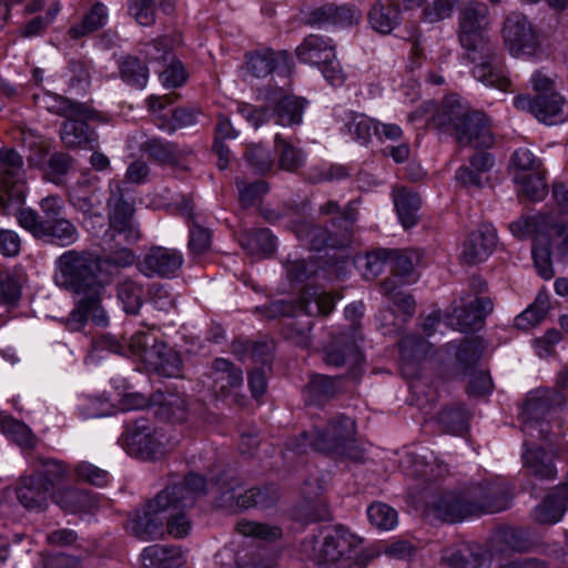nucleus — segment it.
Listing matches in <instances>:
<instances>
[{
    "mask_svg": "<svg viewBox=\"0 0 568 568\" xmlns=\"http://www.w3.org/2000/svg\"><path fill=\"white\" fill-rule=\"evenodd\" d=\"M23 159L13 149L0 150V212L14 214L21 227L45 244L65 247L79 240L75 224L63 216L61 196L50 194L39 201L40 212L21 207L26 197Z\"/></svg>",
    "mask_w": 568,
    "mask_h": 568,
    "instance_id": "obj_1",
    "label": "nucleus"
},
{
    "mask_svg": "<svg viewBox=\"0 0 568 568\" xmlns=\"http://www.w3.org/2000/svg\"><path fill=\"white\" fill-rule=\"evenodd\" d=\"M54 281L58 286L79 296L64 320L69 331H80L91 320L105 327L109 316L103 307L106 288L101 275L99 255L89 251L69 250L55 260Z\"/></svg>",
    "mask_w": 568,
    "mask_h": 568,
    "instance_id": "obj_2",
    "label": "nucleus"
},
{
    "mask_svg": "<svg viewBox=\"0 0 568 568\" xmlns=\"http://www.w3.org/2000/svg\"><path fill=\"white\" fill-rule=\"evenodd\" d=\"M206 494V480L199 474L185 478V485L168 484L141 508L135 509L126 521V530L148 541L161 539L165 534L166 513L181 506L195 505Z\"/></svg>",
    "mask_w": 568,
    "mask_h": 568,
    "instance_id": "obj_3",
    "label": "nucleus"
},
{
    "mask_svg": "<svg viewBox=\"0 0 568 568\" xmlns=\"http://www.w3.org/2000/svg\"><path fill=\"white\" fill-rule=\"evenodd\" d=\"M355 432V422L351 417L337 415L329 419L325 429L302 433L291 442L290 449L296 454H305L310 446L320 453L361 463L364 460V450L356 444Z\"/></svg>",
    "mask_w": 568,
    "mask_h": 568,
    "instance_id": "obj_4",
    "label": "nucleus"
},
{
    "mask_svg": "<svg viewBox=\"0 0 568 568\" xmlns=\"http://www.w3.org/2000/svg\"><path fill=\"white\" fill-rule=\"evenodd\" d=\"M433 121L438 128L452 126L457 142L462 145L489 149L495 144L489 119L457 100L446 99L434 114Z\"/></svg>",
    "mask_w": 568,
    "mask_h": 568,
    "instance_id": "obj_5",
    "label": "nucleus"
},
{
    "mask_svg": "<svg viewBox=\"0 0 568 568\" xmlns=\"http://www.w3.org/2000/svg\"><path fill=\"white\" fill-rule=\"evenodd\" d=\"M514 236L523 240L532 239L531 254L537 273L544 280L554 275L551 261V234H561L564 221L551 213H539L534 216H521L509 225Z\"/></svg>",
    "mask_w": 568,
    "mask_h": 568,
    "instance_id": "obj_6",
    "label": "nucleus"
},
{
    "mask_svg": "<svg viewBox=\"0 0 568 568\" xmlns=\"http://www.w3.org/2000/svg\"><path fill=\"white\" fill-rule=\"evenodd\" d=\"M108 235L112 240L122 235L126 243H134L140 239L139 230L133 225L134 199L123 189L120 182L110 183V196L108 199Z\"/></svg>",
    "mask_w": 568,
    "mask_h": 568,
    "instance_id": "obj_7",
    "label": "nucleus"
},
{
    "mask_svg": "<svg viewBox=\"0 0 568 568\" xmlns=\"http://www.w3.org/2000/svg\"><path fill=\"white\" fill-rule=\"evenodd\" d=\"M359 337L358 327L352 323L347 331L334 336L331 343L325 346L323 362L332 367L347 366L346 378H357L364 361L358 347Z\"/></svg>",
    "mask_w": 568,
    "mask_h": 568,
    "instance_id": "obj_8",
    "label": "nucleus"
},
{
    "mask_svg": "<svg viewBox=\"0 0 568 568\" xmlns=\"http://www.w3.org/2000/svg\"><path fill=\"white\" fill-rule=\"evenodd\" d=\"M265 316H295L298 312L308 316L327 315L334 308L333 297L316 286H305L296 301V304L284 301H275L264 306Z\"/></svg>",
    "mask_w": 568,
    "mask_h": 568,
    "instance_id": "obj_9",
    "label": "nucleus"
},
{
    "mask_svg": "<svg viewBox=\"0 0 568 568\" xmlns=\"http://www.w3.org/2000/svg\"><path fill=\"white\" fill-rule=\"evenodd\" d=\"M504 44L513 57H534L540 50L538 36L520 12H511L504 21L501 29Z\"/></svg>",
    "mask_w": 568,
    "mask_h": 568,
    "instance_id": "obj_10",
    "label": "nucleus"
},
{
    "mask_svg": "<svg viewBox=\"0 0 568 568\" xmlns=\"http://www.w3.org/2000/svg\"><path fill=\"white\" fill-rule=\"evenodd\" d=\"M119 442L128 454L142 459H152L162 450L158 430L148 418H139L128 426Z\"/></svg>",
    "mask_w": 568,
    "mask_h": 568,
    "instance_id": "obj_11",
    "label": "nucleus"
},
{
    "mask_svg": "<svg viewBox=\"0 0 568 568\" xmlns=\"http://www.w3.org/2000/svg\"><path fill=\"white\" fill-rule=\"evenodd\" d=\"M514 104L548 125L560 124L568 119V102L556 92L539 93L535 98L519 95Z\"/></svg>",
    "mask_w": 568,
    "mask_h": 568,
    "instance_id": "obj_12",
    "label": "nucleus"
},
{
    "mask_svg": "<svg viewBox=\"0 0 568 568\" xmlns=\"http://www.w3.org/2000/svg\"><path fill=\"white\" fill-rule=\"evenodd\" d=\"M90 114L65 116L61 124L60 139L67 149H93L98 142L97 132L89 121L106 122V116L89 105Z\"/></svg>",
    "mask_w": 568,
    "mask_h": 568,
    "instance_id": "obj_13",
    "label": "nucleus"
},
{
    "mask_svg": "<svg viewBox=\"0 0 568 568\" xmlns=\"http://www.w3.org/2000/svg\"><path fill=\"white\" fill-rule=\"evenodd\" d=\"M473 516L496 514L509 507L511 496L503 483L476 484L467 487Z\"/></svg>",
    "mask_w": 568,
    "mask_h": 568,
    "instance_id": "obj_14",
    "label": "nucleus"
},
{
    "mask_svg": "<svg viewBox=\"0 0 568 568\" xmlns=\"http://www.w3.org/2000/svg\"><path fill=\"white\" fill-rule=\"evenodd\" d=\"M180 251L164 246H152L138 263L139 271L146 277L172 278L183 265Z\"/></svg>",
    "mask_w": 568,
    "mask_h": 568,
    "instance_id": "obj_15",
    "label": "nucleus"
},
{
    "mask_svg": "<svg viewBox=\"0 0 568 568\" xmlns=\"http://www.w3.org/2000/svg\"><path fill=\"white\" fill-rule=\"evenodd\" d=\"M428 510L444 523H459L473 517L467 488L438 493L427 504Z\"/></svg>",
    "mask_w": 568,
    "mask_h": 568,
    "instance_id": "obj_16",
    "label": "nucleus"
},
{
    "mask_svg": "<svg viewBox=\"0 0 568 568\" xmlns=\"http://www.w3.org/2000/svg\"><path fill=\"white\" fill-rule=\"evenodd\" d=\"M493 301L489 297H475L473 301L454 307L446 316V324L460 332L479 329L486 316L493 311Z\"/></svg>",
    "mask_w": 568,
    "mask_h": 568,
    "instance_id": "obj_17",
    "label": "nucleus"
},
{
    "mask_svg": "<svg viewBox=\"0 0 568 568\" xmlns=\"http://www.w3.org/2000/svg\"><path fill=\"white\" fill-rule=\"evenodd\" d=\"M346 376L312 374L302 394L306 405L322 406L346 393Z\"/></svg>",
    "mask_w": 568,
    "mask_h": 568,
    "instance_id": "obj_18",
    "label": "nucleus"
},
{
    "mask_svg": "<svg viewBox=\"0 0 568 568\" xmlns=\"http://www.w3.org/2000/svg\"><path fill=\"white\" fill-rule=\"evenodd\" d=\"M497 244L496 230L490 224H480L470 232L463 244L460 261L476 265L488 258Z\"/></svg>",
    "mask_w": 568,
    "mask_h": 568,
    "instance_id": "obj_19",
    "label": "nucleus"
},
{
    "mask_svg": "<svg viewBox=\"0 0 568 568\" xmlns=\"http://www.w3.org/2000/svg\"><path fill=\"white\" fill-rule=\"evenodd\" d=\"M355 537L345 528L338 526L324 537L318 550L317 568H341L338 564L355 546Z\"/></svg>",
    "mask_w": 568,
    "mask_h": 568,
    "instance_id": "obj_20",
    "label": "nucleus"
},
{
    "mask_svg": "<svg viewBox=\"0 0 568 568\" xmlns=\"http://www.w3.org/2000/svg\"><path fill=\"white\" fill-rule=\"evenodd\" d=\"M53 503L64 513L72 515L94 514L99 508L98 496L90 490L64 486L51 494Z\"/></svg>",
    "mask_w": 568,
    "mask_h": 568,
    "instance_id": "obj_21",
    "label": "nucleus"
},
{
    "mask_svg": "<svg viewBox=\"0 0 568 568\" xmlns=\"http://www.w3.org/2000/svg\"><path fill=\"white\" fill-rule=\"evenodd\" d=\"M151 403L159 408L156 414L170 422H185L190 415H195V407L191 410V404L186 398L176 392L159 389L151 396ZM192 406L202 407L200 403H193Z\"/></svg>",
    "mask_w": 568,
    "mask_h": 568,
    "instance_id": "obj_22",
    "label": "nucleus"
},
{
    "mask_svg": "<svg viewBox=\"0 0 568 568\" xmlns=\"http://www.w3.org/2000/svg\"><path fill=\"white\" fill-rule=\"evenodd\" d=\"M292 59L286 51L264 50L251 53L247 57V71L256 78H265L276 72L288 74L291 72Z\"/></svg>",
    "mask_w": 568,
    "mask_h": 568,
    "instance_id": "obj_23",
    "label": "nucleus"
},
{
    "mask_svg": "<svg viewBox=\"0 0 568 568\" xmlns=\"http://www.w3.org/2000/svg\"><path fill=\"white\" fill-rule=\"evenodd\" d=\"M45 481L36 475L23 476L16 487L19 503L28 510L44 511L48 508V497L52 493Z\"/></svg>",
    "mask_w": 568,
    "mask_h": 568,
    "instance_id": "obj_24",
    "label": "nucleus"
},
{
    "mask_svg": "<svg viewBox=\"0 0 568 568\" xmlns=\"http://www.w3.org/2000/svg\"><path fill=\"white\" fill-rule=\"evenodd\" d=\"M288 227L296 237L311 250L322 251L325 247H341L338 244L333 243L336 239L326 226L317 225L311 221L298 217L290 222Z\"/></svg>",
    "mask_w": 568,
    "mask_h": 568,
    "instance_id": "obj_25",
    "label": "nucleus"
},
{
    "mask_svg": "<svg viewBox=\"0 0 568 568\" xmlns=\"http://www.w3.org/2000/svg\"><path fill=\"white\" fill-rule=\"evenodd\" d=\"M211 388L221 396H227L243 384L242 369L224 358L214 359L209 373Z\"/></svg>",
    "mask_w": 568,
    "mask_h": 568,
    "instance_id": "obj_26",
    "label": "nucleus"
},
{
    "mask_svg": "<svg viewBox=\"0 0 568 568\" xmlns=\"http://www.w3.org/2000/svg\"><path fill=\"white\" fill-rule=\"evenodd\" d=\"M295 53L300 62L320 65L335 58V45L329 38L308 34L296 48Z\"/></svg>",
    "mask_w": 568,
    "mask_h": 568,
    "instance_id": "obj_27",
    "label": "nucleus"
},
{
    "mask_svg": "<svg viewBox=\"0 0 568 568\" xmlns=\"http://www.w3.org/2000/svg\"><path fill=\"white\" fill-rule=\"evenodd\" d=\"M548 402L541 395L529 397L524 406L521 418L525 432L534 435V430L538 432V436L545 440L548 439V424L544 425L554 413L548 408Z\"/></svg>",
    "mask_w": 568,
    "mask_h": 568,
    "instance_id": "obj_28",
    "label": "nucleus"
},
{
    "mask_svg": "<svg viewBox=\"0 0 568 568\" xmlns=\"http://www.w3.org/2000/svg\"><path fill=\"white\" fill-rule=\"evenodd\" d=\"M474 78L487 87L496 88L500 91H508L511 81L501 65V55L496 53V58L485 59L477 63L473 69Z\"/></svg>",
    "mask_w": 568,
    "mask_h": 568,
    "instance_id": "obj_29",
    "label": "nucleus"
},
{
    "mask_svg": "<svg viewBox=\"0 0 568 568\" xmlns=\"http://www.w3.org/2000/svg\"><path fill=\"white\" fill-rule=\"evenodd\" d=\"M474 78L487 87L496 88L500 91H508L511 81L501 65V55L496 53V58L485 59L477 63L473 69Z\"/></svg>",
    "mask_w": 568,
    "mask_h": 568,
    "instance_id": "obj_30",
    "label": "nucleus"
},
{
    "mask_svg": "<svg viewBox=\"0 0 568 568\" xmlns=\"http://www.w3.org/2000/svg\"><path fill=\"white\" fill-rule=\"evenodd\" d=\"M141 562L143 568H179L184 557L180 547L153 545L143 550Z\"/></svg>",
    "mask_w": 568,
    "mask_h": 568,
    "instance_id": "obj_31",
    "label": "nucleus"
},
{
    "mask_svg": "<svg viewBox=\"0 0 568 568\" xmlns=\"http://www.w3.org/2000/svg\"><path fill=\"white\" fill-rule=\"evenodd\" d=\"M356 18V10L349 6H336L335 3H325L321 7L310 10L306 17V23L310 26H323L327 23L351 24Z\"/></svg>",
    "mask_w": 568,
    "mask_h": 568,
    "instance_id": "obj_32",
    "label": "nucleus"
},
{
    "mask_svg": "<svg viewBox=\"0 0 568 568\" xmlns=\"http://www.w3.org/2000/svg\"><path fill=\"white\" fill-rule=\"evenodd\" d=\"M34 101L38 106L63 118L90 114L88 103L74 101L51 92L34 95Z\"/></svg>",
    "mask_w": 568,
    "mask_h": 568,
    "instance_id": "obj_33",
    "label": "nucleus"
},
{
    "mask_svg": "<svg viewBox=\"0 0 568 568\" xmlns=\"http://www.w3.org/2000/svg\"><path fill=\"white\" fill-rule=\"evenodd\" d=\"M458 39L465 50L464 58L470 63L496 58L498 49L485 33H460Z\"/></svg>",
    "mask_w": 568,
    "mask_h": 568,
    "instance_id": "obj_34",
    "label": "nucleus"
},
{
    "mask_svg": "<svg viewBox=\"0 0 568 568\" xmlns=\"http://www.w3.org/2000/svg\"><path fill=\"white\" fill-rule=\"evenodd\" d=\"M399 7L389 0L377 1L368 12L371 27L379 33L388 34L399 23Z\"/></svg>",
    "mask_w": 568,
    "mask_h": 568,
    "instance_id": "obj_35",
    "label": "nucleus"
},
{
    "mask_svg": "<svg viewBox=\"0 0 568 568\" xmlns=\"http://www.w3.org/2000/svg\"><path fill=\"white\" fill-rule=\"evenodd\" d=\"M488 8L485 3L469 2L465 4L458 17V34L485 33L488 26Z\"/></svg>",
    "mask_w": 568,
    "mask_h": 568,
    "instance_id": "obj_36",
    "label": "nucleus"
},
{
    "mask_svg": "<svg viewBox=\"0 0 568 568\" xmlns=\"http://www.w3.org/2000/svg\"><path fill=\"white\" fill-rule=\"evenodd\" d=\"M100 271L105 288L114 281L123 268L135 263V254L132 250L123 247L108 255H99Z\"/></svg>",
    "mask_w": 568,
    "mask_h": 568,
    "instance_id": "obj_37",
    "label": "nucleus"
},
{
    "mask_svg": "<svg viewBox=\"0 0 568 568\" xmlns=\"http://www.w3.org/2000/svg\"><path fill=\"white\" fill-rule=\"evenodd\" d=\"M140 150L160 165L175 166L181 158V152L175 143L159 138L148 139L141 144Z\"/></svg>",
    "mask_w": 568,
    "mask_h": 568,
    "instance_id": "obj_38",
    "label": "nucleus"
},
{
    "mask_svg": "<svg viewBox=\"0 0 568 568\" xmlns=\"http://www.w3.org/2000/svg\"><path fill=\"white\" fill-rule=\"evenodd\" d=\"M165 343L160 341L153 329L136 332L130 339V349L145 364L154 363L155 356L165 348Z\"/></svg>",
    "mask_w": 568,
    "mask_h": 568,
    "instance_id": "obj_39",
    "label": "nucleus"
},
{
    "mask_svg": "<svg viewBox=\"0 0 568 568\" xmlns=\"http://www.w3.org/2000/svg\"><path fill=\"white\" fill-rule=\"evenodd\" d=\"M307 101L294 95H285L280 99L272 115L276 118V123L283 126H293L302 123L303 111Z\"/></svg>",
    "mask_w": 568,
    "mask_h": 568,
    "instance_id": "obj_40",
    "label": "nucleus"
},
{
    "mask_svg": "<svg viewBox=\"0 0 568 568\" xmlns=\"http://www.w3.org/2000/svg\"><path fill=\"white\" fill-rule=\"evenodd\" d=\"M358 219L357 202L351 201L338 214L331 220L332 231L336 239L334 244L341 247L347 246L351 243L354 225Z\"/></svg>",
    "mask_w": 568,
    "mask_h": 568,
    "instance_id": "obj_41",
    "label": "nucleus"
},
{
    "mask_svg": "<svg viewBox=\"0 0 568 568\" xmlns=\"http://www.w3.org/2000/svg\"><path fill=\"white\" fill-rule=\"evenodd\" d=\"M389 254L388 248H376L365 254H357L354 257V265L366 280H374L388 263Z\"/></svg>",
    "mask_w": 568,
    "mask_h": 568,
    "instance_id": "obj_42",
    "label": "nucleus"
},
{
    "mask_svg": "<svg viewBox=\"0 0 568 568\" xmlns=\"http://www.w3.org/2000/svg\"><path fill=\"white\" fill-rule=\"evenodd\" d=\"M397 215L404 229H410L417 223V212L422 201L417 193L399 190L394 196Z\"/></svg>",
    "mask_w": 568,
    "mask_h": 568,
    "instance_id": "obj_43",
    "label": "nucleus"
},
{
    "mask_svg": "<svg viewBox=\"0 0 568 568\" xmlns=\"http://www.w3.org/2000/svg\"><path fill=\"white\" fill-rule=\"evenodd\" d=\"M241 246L248 254H271L275 251V237L268 229L245 231L240 236Z\"/></svg>",
    "mask_w": 568,
    "mask_h": 568,
    "instance_id": "obj_44",
    "label": "nucleus"
},
{
    "mask_svg": "<svg viewBox=\"0 0 568 568\" xmlns=\"http://www.w3.org/2000/svg\"><path fill=\"white\" fill-rule=\"evenodd\" d=\"M116 295L126 313L136 314L143 304V285L126 277L116 284Z\"/></svg>",
    "mask_w": 568,
    "mask_h": 568,
    "instance_id": "obj_45",
    "label": "nucleus"
},
{
    "mask_svg": "<svg viewBox=\"0 0 568 568\" xmlns=\"http://www.w3.org/2000/svg\"><path fill=\"white\" fill-rule=\"evenodd\" d=\"M121 79L129 85L143 89L149 79L148 67L136 57L126 55L119 63Z\"/></svg>",
    "mask_w": 568,
    "mask_h": 568,
    "instance_id": "obj_46",
    "label": "nucleus"
},
{
    "mask_svg": "<svg viewBox=\"0 0 568 568\" xmlns=\"http://www.w3.org/2000/svg\"><path fill=\"white\" fill-rule=\"evenodd\" d=\"M549 310V301L546 294L539 293L534 303L516 316L514 325L516 328L527 331L541 323Z\"/></svg>",
    "mask_w": 568,
    "mask_h": 568,
    "instance_id": "obj_47",
    "label": "nucleus"
},
{
    "mask_svg": "<svg viewBox=\"0 0 568 568\" xmlns=\"http://www.w3.org/2000/svg\"><path fill=\"white\" fill-rule=\"evenodd\" d=\"M523 459L530 474L547 479L555 477L556 468L545 449L540 447L529 448L523 455Z\"/></svg>",
    "mask_w": 568,
    "mask_h": 568,
    "instance_id": "obj_48",
    "label": "nucleus"
},
{
    "mask_svg": "<svg viewBox=\"0 0 568 568\" xmlns=\"http://www.w3.org/2000/svg\"><path fill=\"white\" fill-rule=\"evenodd\" d=\"M108 20L106 8L103 3L97 2L90 11L82 18L79 24L70 28L69 34L73 39L88 36L102 28Z\"/></svg>",
    "mask_w": 568,
    "mask_h": 568,
    "instance_id": "obj_49",
    "label": "nucleus"
},
{
    "mask_svg": "<svg viewBox=\"0 0 568 568\" xmlns=\"http://www.w3.org/2000/svg\"><path fill=\"white\" fill-rule=\"evenodd\" d=\"M275 150L278 155V166L288 172H295L303 166L305 162L304 152L295 148L280 134L274 139Z\"/></svg>",
    "mask_w": 568,
    "mask_h": 568,
    "instance_id": "obj_50",
    "label": "nucleus"
},
{
    "mask_svg": "<svg viewBox=\"0 0 568 568\" xmlns=\"http://www.w3.org/2000/svg\"><path fill=\"white\" fill-rule=\"evenodd\" d=\"M2 433L22 448H33L37 444V437L31 429L22 422L6 416L0 423Z\"/></svg>",
    "mask_w": 568,
    "mask_h": 568,
    "instance_id": "obj_51",
    "label": "nucleus"
},
{
    "mask_svg": "<svg viewBox=\"0 0 568 568\" xmlns=\"http://www.w3.org/2000/svg\"><path fill=\"white\" fill-rule=\"evenodd\" d=\"M566 511L565 503L555 491L547 495L535 508L534 518L540 524H556Z\"/></svg>",
    "mask_w": 568,
    "mask_h": 568,
    "instance_id": "obj_52",
    "label": "nucleus"
},
{
    "mask_svg": "<svg viewBox=\"0 0 568 568\" xmlns=\"http://www.w3.org/2000/svg\"><path fill=\"white\" fill-rule=\"evenodd\" d=\"M514 181L519 185L518 194L530 201H540L546 195V182L538 173H516Z\"/></svg>",
    "mask_w": 568,
    "mask_h": 568,
    "instance_id": "obj_53",
    "label": "nucleus"
},
{
    "mask_svg": "<svg viewBox=\"0 0 568 568\" xmlns=\"http://www.w3.org/2000/svg\"><path fill=\"white\" fill-rule=\"evenodd\" d=\"M243 158L247 166L255 174H266L274 164L271 152L261 143H251L246 146Z\"/></svg>",
    "mask_w": 568,
    "mask_h": 568,
    "instance_id": "obj_54",
    "label": "nucleus"
},
{
    "mask_svg": "<svg viewBox=\"0 0 568 568\" xmlns=\"http://www.w3.org/2000/svg\"><path fill=\"white\" fill-rule=\"evenodd\" d=\"M483 339L478 336L465 338L459 344L456 352V361L458 365L465 371L473 369L479 362L484 352Z\"/></svg>",
    "mask_w": 568,
    "mask_h": 568,
    "instance_id": "obj_55",
    "label": "nucleus"
},
{
    "mask_svg": "<svg viewBox=\"0 0 568 568\" xmlns=\"http://www.w3.org/2000/svg\"><path fill=\"white\" fill-rule=\"evenodd\" d=\"M444 559L450 568H481L486 560L481 551L469 546L452 550Z\"/></svg>",
    "mask_w": 568,
    "mask_h": 568,
    "instance_id": "obj_56",
    "label": "nucleus"
},
{
    "mask_svg": "<svg viewBox=\"0 0 568 568\" xmlns=\"http://www.w3.org/2000/svg\"><path fill=\"white\" fill-rule=\"evenodd\" d=\"M438 423L448 433L462 434L468 429L469 414L462 406L447 407L439 413Z\"/></svg>",
    "mask_w": 568,
    "mask_h": 568,
    "instance_id": "obj_57",
    "label": "nucleus"
},
{
    "mask_svg": "<svg viewBox=\"0 0 568 568\" xmlns=\"http://www.w3.org/2000/svg\"><path fill=\"white\" fill-rule=\"evenodd\" d=\"M388 263L392 272L400 277L409 276L420 261V255L413 250H389Z\"/></svg>",
    "mask_w": 568,
    "mask_h": 568,
    "instance_id": "obj_58",
    "label": "nucleus"
},
{
    "mask_svg": "<svg viewBox=\"0 0 568 568\" xmlns=\"http://www.w3.org/2000/svg\"><path fill=\"white\" fill-rule=\"evenodd\" d=\"M348 132L353 139L362 145H366L373 134L379 135V125L374 122L373 119L364 114H355L347 122Z\"/></svg>",
    "mask_w": 568,
    "mask_h": 568,
    "instance_id": "obj_59",
    "label": "nucleus"
},
{
    "mask_svg": "<svg viewBox=\"0 0 568 568\" xmlns=\"http://www.w3.org/2000/svg\"><path fill=\"white\" fill-rule=\"evenodd\" d=\"M194 505L181 506L176 509H170L166 513L165 531L176 539L184 538L191 530V520L185 514V510L192 508Z\"/></svg>",
    "mask_w": 568,
    "mask_h": 568,
    "instance_id": "obj_60",
    "label": "nucleus"
},
{
    "mask_svg": "<svg viewBox=\"0 0 568 568\" xmlns=\"http://www.w3.org/2000/svg\"><path fill=\"white\" fill-rule=\"evenodd\" d=\"M78 409L84 418H97L110 415L112 405L105 397L82 395L78 399Z\"/></svg>",
    "mask_w": 568,
    "mask_h": 568,
    "instance_id": "obj_61",
    "label": "nucleus"
},
{
    "mask_svg": "<svg viewBox=\"0 0 568 568\" xmlns=\"http://www.w3.org/2000/svg\"><path fill=\"white\" fill-rule=\"evenodd\" d=\"M171 38L166 36L159 37L150 42L141 44L140 52L148 61L168 63L173 58L171 53Z\"/></svg>",
    "mask_w": 568,
    "mask_h": 568,
    "instance_id": "obj_62",
    "label": "nucleus"
},
{
    "mask_svg": "<svg viewBox=\"0 0 568 568\" xmlns=\"http://www.w3.org/2000/svg\"><path fill=\"white\" fill-rule=\"evenodd\" d=\"M41 469L34 474L37 477L44 480L48 488L53 493L55 485L60 484L68 477V468L65 465L57 459H39Z\"/></svg>",
    "mask_w": 568,
    "mask_h": 568,
    "instance_id": "obj_63",
    "label": "nucleus"
},
{
    "mask_svg": "<svg viewBox=\"0 0 568 568\" xmlns=\"http://www.w3.org/2000/svg\"><path fill=\"white\" fill-rule=\"evenodd\" d=\"M154 363H149L160 375L176 377L180 375L182 361L179 355L166 344L161 354L155 356Z\"/></svg>",
    "mask_w": 568,
    "mask_h": 568,
    "instance_id": "obj_64",
    "label": "nucleus"
}]
</instances>
